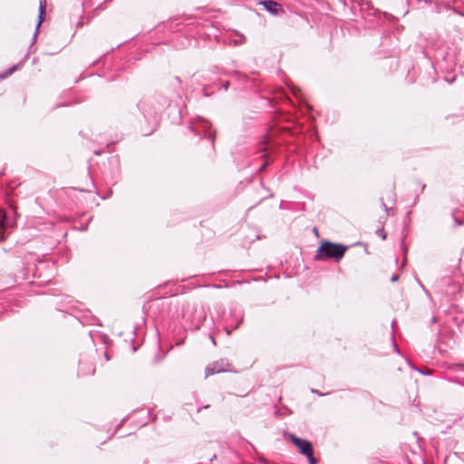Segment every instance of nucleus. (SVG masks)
Returning <instances> with one entry per match:
<instances>
[{"label":"nucleus","instance_id":"obj_11","mask_svg":"<svg viewBox=\"0 0 464 464\" xmlns=\"http://www.w3.org/2000/svg\"><path fill=\"white\" fill-rule=\"evenodd\" d=\"M377 235L381 237L383 240L386 238V234L383 229H378L376 231Z\"/></svg>","mask_w":464,"mask_h":464},{"label":"nucleus","instance_id":"obj_13","mask_svg":"<svg viewBox=\"0 0 464 464\" xmlns=\"http://www.w3.org/2000/svg\"><path fill=\"white\" fill-rule=\"evenodd\" d=\"M452 369H459V370H464V364L456 363L452 365Z\"/></svg>","mask_w":464,"mask_h":464},{"label":"nucleus","instance_id":"obj_22","mask_svg":"<svg viewBox=\"0 0 464 464\" xmlns=\"http://www.w3.org/2000/svg\"><path fill=\"white\" fill-rule=\"evenodd\" d=\"M226 331L228 335L231 334V332L228 329H227Z\"/></svg>","mask_w":464,"mask_h":464},{"label":"nucleus","instance_id":"obj_18","mask_svg":"<svg viewBox=\"0 0 464 464\" xmlns=\"http://www.w3.org/2000/svg\"><path fill=\"white\" fill-rule=\"evenodd\" d=\"M228 86H229V82L228 81H226L225 82H223V88L225 90H227L228 89Z\"/></svg>","mask_w":464,"mask_h":464},{"label":"nucleus","instance_id":"obj_3","mask_svg":"<svg viewBox=\"0 0 464 464\" xmlns=\"http://www.w3.org/2000/svg\"><path fill=\"white\" fill-rule=\"evenodd\" d=\"M189 128L196 135L209 139L212 142L214 141L215 132L211 130V123L208 120L202 117H196L191 120Z\"/></svg>","mask_w":464,"mask_h":464},{"label":"nucleus","instance_id":"obj_25","mask_svg":"<svg viewBox=\"0 0 464 464\" xmlns=\"http://www.w3.org/2000/svg\"><path fill=\"white\" fill-rule=\"evenodd\" d=\"M105 356H106V359L109 360V355L107 353H105Z\"/></svg>","mask_w":464,"mask_h":464},{"label":"nucleus","instance_id":"obj_7","mask_svg":"<svg viewBox=\"0 0 464 464\" xmlns=\"http://www.w3.org/2000/svg\"><path fill=\"white\" fill-rule=\"evenodd\" d=\"M44 17H45V10H44V6L41 3L40 4V8H39L38 22H37V24L35 26L34 34L33 35V44H34L36 42L37 35H38V31H39V28H40V26H41Z\"/></svg>","mask_w":464,"mask_h":464},{"label":"nucleus","instance_id":"obj_2","mask_svg":"<svg viewBox=\"0 0 464 464\" xmlns=\"http://www.w3.org/2000/svg\"><path fill=\"white\" fill-rule=\"evenodd\" d=\"M346 250L347 246L343 244L324 241L318 247L314 258L319 261L334 259L338 262L343 257Z\"/></svg>","mask_w":464,"mask_h":464},{"label":"nucleus","instance_id":"obj_1","mask_svg":"<svg viewBox=\"0 0 464 464\" xmlns=\"http://www.w3.org/2000/svg\"><path fill=\"white\" fill-rule=\"evenodd\" d=\"M169 105L170 100L160 94L145 97L138 103L139 110L150 125V130L145 135L155 130L160 122V113Z\"/></svg>","mask_w":464,"mask_h":464},{"label":"nucleus","instance_id":"obj_15","mask_svg":"<svg viewBox=\"0 0 464 464\" xmlns=\"http://www.w3.org/2000/svg\"><path fill=\"white\" fill-rule=\"evenodd\" d=\"M382 206L384 209V211L389 214V211H390V208L386 206V204L383 202V200H382Z\"/></svg>","mask_w":464,"mask_h":464},{"label":"nucleus","instance_id":"obj_4","mask_svg":"<svg viewBox=\"0 0 464 464\" xmlns=\"http://www.w3.org/2000/svg\"><path fill=\"white\" fill-rule=\"evenodd\" d=\"M288 440L298 448L299 452L304 456L310 455L311 452H314L313 444L304 439H301L295 434H287Z\"/></svg>","mask_w":464,"mask_h":464},{"label":"nucleus","instance_id":"obj_19","mask_svg":"<svg viewBox=\"0 0 464 464\" xmlns=\"http://www.w3.org/2000/svg\"><path fill=\"white\" fill-rule=\"evenodd\" d=\"M175 82L178 83V84H180L181 83V81L179 77H176L175 78Z\"/></svg>","mask_w":464,"mask_h":464},{"label":"nucleus","instance_id":"obj_14","mask_svg":"<svg viewBox=\"0 0 464 464\" xmlns=\"http://www.w3.org/2000/svg\"><path fill=\"white\" fill-rule=\"evenodd\" d=\"M416 371L420 372V373L424 374V375H430L431 373V371L430 370H428V371H421L420 369L419 368H415Z\"/></svg>","mask_w":464,"mask_h":464},{"label":"nucleus","instance_id":"obj_17","mask_svg":"<svg viewBox=\"0 0 464 464\" xmlns=\"http://www.w3.org/2000/svg\"><path fill=\"white\" fill-rule=\"evenodd\" d=\"M398 279H399L398 275H392L391 277L392 282H396V281H398Z\"/></svg>","mask_w":464,"mask_h":464},{"label":"nucleus","instance_id":"obj_20","mask_svg":"<svg viewBox=\"0 0 464 464\" xmlns=\"http://www.w3.org/2000/svg\"><path fill=\"white\" fill-rule=\"evenodd\" d=\"M394 350H395L398 353H400V350H399V348L397 347V345H396V344H394Z\"/></svg>","mask_w":464,"mask_h":464},{"label":"nucleus","instance_id":"obj_9","mask_svg":"<svg viewBox=\"0 0 464 464\" xmlns=\"http://www.w3.org/2000/svg\"><path fill=\"white\" fill-rule=\"evenodd\" d=\"M20 64L14 65L10 69H8L5 74H0V79H4L8 75H11L14 72H15L19 68Z\"/></svg>","mask_w":464,"mask_h":464},{"label":"nucleus","instance_id":"obj_23","mask_svg":"<svg viewBox=\"0 0 464 464\" xmlns=\"http://www.w3.org/2000/svg\"><path fill=\"white\" fill-rule=\"evenodd\" d=\"M435 322H436V318L432 317V323H435Z\"/></svg>","mask_w":464,"mask_h":464},{"label":"nucleus","instance_id":"obj_5","mask_svg":"<svg viewBox=\"0 0 464 464\" xmlns=\"http://www.w3.org/2000/svg\"><path fill=\"white\" fill-rule=\"evenodd\" d=\"M230 363L227 359H220L208 364L205 369V375L208 377L210 375L230 371Z\"/></svg>","mask_w":464,"mask_h":464},{"label":"nucleus","instance_id":"obj_10","mask_svg":"<svg viewBox=\"0 0 464 464\" xmlns=\"http://www.w3.org/2000/svg\"><path fill=\"white\" fill-rule=\"evenodd\" d=\"M308 459L309 464H316L317 459L314 457V452H311L310 455L305 456Z\"/></svg>","mask_w":464,"mask_h":464},{"label":"nucleus","instance_id":"obj_8","mask_svg":"<svg viewBox=\"0 0 464 464\" xmlns=\"http://www.w3.org/2000/svg\"><path fill=\"white\" fill-rule=\"evenodd\" d=\"M6 223V213L4 209H0V241L5 239L3 230Z\"/></svg>","mask_w":464,"mask_h":464},{"label":"nucleus","instance_id":"obj_16","mask_svg":"<svg viewBox=\"0 0 464 464\" xmlns=\"http://www.w3.org/2000/svg\"><path fill=\"white\" fill-rule=\"evenodd\" d=\"M311 392H312L313 393H316V394H317V395H319V396H324V395H325V393H322V392H320L318 390H315V389H312V390H311Z\"/></svg>","mask_w":464,"mask_h":464},{"label":"nucleus","instance_id":"obj_6","mask_svg":"<svg viewBox=\"0 0 464 464\" xmlns=\"http://www.w3.org/2000/svg\"><path fill=\"white\" fill-rule=\"evenodd\" d=\"M259 5H263L272 14H278L284 12L281 5L273 0H263L259 2Z\"/></svg>","mask_w":464,"mask_h":464},{"label":"nucleus","instance_id":"obj_24","mask_svg":"<svg viewBox=\"0 0 464 464\" xmlns=\"http://www.w3.org/2000/svg\"><path fill=\"white\" fill-rule=\"evenodd\" d=\"M293 94L297 95V93L295 90H293Z\"/></svg>","mask_w":464,"mask_h":464},{"label":"nucleus","instance_id":"obj_12","mask_svg":"<svg viewBox=\"0 0 464 464\" xmlns=\"http://www.w3.org/2000/svg\"><path fill=\"white\" fill-rule=\"evenodd\" d=\"M267 165H268V161L267 160L264 161L263 164L258 169V172L263 171L267 167Z\"/></svg>","mask_w":464,"mask_h":464},{"label":"nucleus","instance_id":"obj_21","mask_svg":"<svg viewBox=\"0 0 464 464\" xmlns=\"http://www.w3.org/2000/svg\"><path fill=\"white\" fill-rule=\"evenodd\" d=\"M210 338H211V342H212L214 344H216L215 339H214L212 336H210Z\"/></svg>","mask_w":464,"mask_h":464}]
</instances>
